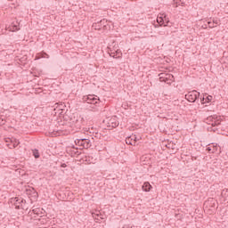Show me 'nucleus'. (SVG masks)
Here are the masks:
<instances>
[{
  "label": "nucleus",
  "instance_id": "f8f14e48",
  "mask_svg": "<svg viewBox=\"0 0 228 228\" xmlns=\"http://www.w3.org/2000/svg\"><path fill=\"white\" fill-rule=\"evenodd\" d=\"M5 29H8V31H19V26L15 23H12L11 26L6 28Z\"/></svg>",
  "mask_w": 228,
  "mask_h": 228
},
{
  "label": "nucleus",
  "instance_id": "f3484780",
  "mask_svg": "<svg viewBox=\"0 0 228 228\" xmlns=\"http://www.w3.org/2000/svg\"><path fill=\"white\" fill-rule=\"evenodd\" d=\"M208 28H216V25L213 24V22L211 21H208Z\"/></svg>",
  "mask_w": 228,
  "mask_h": 228
},
{
  "label": "nucleus",
  "instance_id": "2eb2a0df",
  "mask_svg": "<svg viewBox=\"0 0 228 228\" xmlns=\"http://www.w3.org/2000/svg\"><path fill=\"white\" fill-rule=\"evenodd\" d=\"M33 156H34V158H36V159L40 158V153L38 152V150H35L33 151Z\"/></svg>",
  "mask_w": 228,
  "mask_h": 228
},
{
  "label": "nucleus",
  "instance_id": "39448f33",
  "mask_svg": "<svg viewBox=\"0 0 228 228\" xmlns=\"http://www.w3.org/2000/svg\"><path fill=\"white\" fill-rule=\"evenodd\" d=\"M84 101L87 102V104H97V102H99V98H96L92 94H89L88 96H86L84 98Z\"/></svg>",
  "mask_w": 228,
  "mask_h": 228
},
{
  "label": "nucleus",
  "instance_id": "1a4fd4ad",
  "mask_svg": "<svg viewBox=\"0 0 228 228\" xmlns=\"http://www.w3.org/2000/svg\"><path fill=\"white\" fill-rule=\"evenodd\" d=\"M109 54L111 58H116L117 60H118V58H122V52H120V50H110Z\"/></svg>",
  "mask_w": 228,
  "mask_h": 228
},
{
  "label": "nucleus",
  "instance_id": "a211bd4d",
  "mask_svg": "<svg viewBox=\"0 0 228 228\" xmlns=\"http://www.w3.org/2000/svg\"><path fill=\"white\" fill-rule=\"evenodd\" d=\"M218 151V148L216 147V145L213 146V149H212V151H211V154H215V152H216Z\"/></svg>",
  "mask_w": 228,
  "mask_h": 228
},
{
  "label": "nucleus",
  "instance_id": "6ab92c4d",
  "mask_svg": "<svg viewBox=\"0 0 228 228\" xmlns=\"http://www.w3.org/2000/svg\"><path fill=\"white\" fill-rule=\"evenodd\" d=\"M213 24L216 28V26H218V24H220V21L218 20H213Z\"/></svg>",
  "mask_w": 228,
  "mask_h": 228
},
{
  "label": "nucleus",
  "instance_id": "393cba45",
  "mask_svg": "<svg viewBox=\"0 0 228 228\" xmlns=\"http://www.w3.org/2000/svg\"><path fill=\"white\" fill-rule=\"evenodd\" d=\"M162 81H166L165 79H162Z\"/></svg>",
  "mask_w": 228,
  "mask_h": 228
},
{
  "label": "nucleus",
  "instance_id": "b1692460",
  "mask_svg": "<svg viewBox=\"0 0 228 228\" xmlns=\"http://www.w3.org/2000/svg\"><path fill=\"white\" fill-rule=\"evenodd\" d=\"M182 6H184V3L182 2Z\"/></svg>",
  "mask_w": 228,
  "mask_h": 228
},
{
  "label": "nucleus",
  "instance_id": "20e7f679",
  "mask_svg": "<svg viewBox=\"0 0 228 228\" xmlns=\"http://www.w3.org/2000/svg\"><path fill=\"white\" fill-rule=\"evenodd\" d=\"M108 23V21L106 20H102L98 21L97 23H94L93 24V28H94V29H108V25H106Z\"/></svg>",
  "mask_w": 228,
  "mask_h": 228
},
{
  "label": "nucleus",
  "instance_id": "ddd939ff",
  "mask_svg": "<svg viewBox=\"0 0 228 228\" xmlns=\"http://www.w3.org/2000/svg\"><path fill=\"white\" fill-rule=\"evenodd\" d=\"M97 216H100L101 219H99V217ZM93 218H94V221L96 222V224H99L101 223V220H103L104 218L102 216L101 214H95V213H93Z\"/></svg>",
  "mask_w": 228,
  "mask_h": 228
},
{
  "label": "nucleus",
  "instance_id": "4be33fe9",
  "mask_svg": "<svg viewBox=\"0 0 228 228\" xmlns=\"http://www.w3.org/2000/svg\"><path fill=\"white\" fill-rule=\"evenodd\" d=\"M123 228H133V226H130V225L125 224V225L123 226Z\"/></svg>",
  "mask_w": 228,
  "mask_h": 228
},
{
  "label": "nucleus",
  "instance_id": "0eeeda50",
  "mask_svg": "<svg viewBox=\"0 0 228 228\" xmlns=\"http://www.w3.org/2000/svg\"><path fill=\"white\" fill-rule=\"evenodd\" d=\"M136 142H138V138H136V135H131L126 138V143L127 145H136Z\"/></svg>",
  "mask_w": 228,
  "mask_h": 228
},
{
  "label": "nucleus",
  "instance_id": "a878e982",
  "mask_svg": "<svg viewBox=\"0 0 228 228\" xmlns=\"http://www.w3.org/2000/svg\"><path fill=\"white\" fill-rule=\"evenodd\" d=\"M164 26H167V24H164Z\"/></svg>",
  "mask_w": 228,
  "mask_h": 228
},
{
  "label": "nucleus",
  "instance_id": "4468645a",
  "mask_svg": "<svg viewBox=\"0 0 228 228\" xmlns=\"http://www.w3.org/2000/svg\"><path fill=\"white\" fill-rule=\"evenodd\" d=\"M157 22L159 24V26H163L165 24V19H163V16L158 17Z\"/></svg>",
  "mask_w": 228,
  "mask_h": 228
},
{
  "label": "nucleus",
  "instance_id": "423d86ee",
  "mask_svg": "<svg viewBox=\"0 0 228 228\" xmlns=\"http://www.w3.org/2000/svg\"><path fill=\"white\" fill-rule=\"evenodd\" d=\"M25 193L28 197H32L33 199H38V192H37V190H35V188L33 187L26 189Z\"/></svg>",
  "mask_w": 228,
  "mask_h": 228
},
{
  "label": "nucleus",
  "instance_id": "5701e85b",
  "mask_svg": "<svg viewBox=\"0 0 228 228\" xmlns=\"http://www.w3.org/2000/svg\"><path fill=\"white\" fill-rule=\"evenodd\" d=\"M155 28H159V25H155Z\"/></svg>",
  "mask_w": 228,
  "mask_h": 228
},
{
  "label": "nucleus",
  "instance_id": "f257e3e1",
  "mask_svg": "<svg viewBox=\"0 0 228 228\" xmlns=\"http://www.w3.org/2000/svg\"><path fill=\"white\" fill-rule=\"evenodd\" d=\"M75 144L80 149H90L92 147V141L90 139H76Z\"/></svg>",
  "mask_w": 228,
  "mask_h": 228
},
{
  "label": "nucleus",
  "instance_id": "f03ea898",
  "mask_svg": "<svg viewBox=\"0 0 228 228\" xmlns=\"http://www.w3.org/2000/svg\"><path fill=\"white\" fill-rule=\"evenodd\" d=\"M199 97H200V93L197 92V90L190 91L185 94V99L189 102H197V101H199Z\"/></svg>",
  "mask_w": 228,
  "mask_h": 228
},
{
  "label": "nucleus",
  "instance_id": "dca6fc26",
  "mask_svg": "<svg viewBox=\"0 0 228 228\" xmlns=\"http://www.w3.org/2000/svg\"><path fill=\"white\" fill-rule=\"evenodd\" d=\"M12 148H13V149H15V147H18V146H19V143H20L17 140H14V142L12 141Z\"/></svg>",
  "mask_w": 228,
  "mask_h": 228
},
{
  "label": "nucleus",
  "instance_id": "7ed1b4c3",
  "mask_svg": "<svg viewBox=\"0 0 228 228\" xmlns=\"http://www.w3.org/2000/svg\"><path fill=\"white\" fill-rule=\"evenodd\" d=\"M14 200L15 209H26V200L21 198H15Z\"/></svg>",
  "mask_w": 228,
  "mask_h": 228
},
{
  "label": "nucleus",
  "instance_id": "9d476101",
  "mask_svg": "<svg viewBox=\"0 0 228 228\" xmlns=\"http://www.w3.org/2000/svg\"><path fill=\"white\" fill-rule=\"evenodd\" d=\"M159 76L160 79H169L170 81L174 79V75H166L165 73H160Z\"/></svg>",
  "mask_w": 228,
  "mask_h": 228
},
{
  "label": "nucleus",
  "instance_id": "6e6552de",
  "mask_svg": "<svg viewBox=\"0 0 228 228\" xmlns=\"http://www.w3.org/2000/svg\"><path fill=\"white\" fill-rule=\"evenodd\" d=\"M200 101L201 104H208V103L211 102V101H213V96L204 94L203 96L200 97Z\"/></svg>",
  "mask_w": 228,
  "mask_h": 228
},
{
  "label": "nucleus",
  "instance_id": "9b49d317",
  "mask_svg": "<svg viewBox=\"0 0 228 228\" xmlns=\"http://www.w3.org/2000/svg\"><path fill=\"white\" fill-rule=\"evenodd\" d=\"M151 188H152V185L149 182H145L142 184V191H151Z\"/></svg>",
  "mask_w": 228,
  "mask_h": 228
},
{
  "label": "nucleus",
  "instance_id": "aec40b11",
  "mask_svg": "<svg viewBox=\"0 0 228 228\" xmlns=\"http://www.w3.org/2000/svg\"><path fill=\"white\" fill-rule=\"evenodd\" d=\"M61 168H67V164L62 163V164L61 165Z\"/></svg>",
  "mask_w": 228,
  "mask_h": 228
},
{
  "label": "nucleus",
  "instance_id": "412c9836",
  "mask_svg": "<svg viewBox=\"0 0 228 228\" xmlns=\"http://www.w3.org/2000/svg\"><path fill=\"white\" fill-rule=\"evenodd\" d=\"M207 151H208V152H210V153L213 151V150L211 149V147H208V148H207Z\"/></svg>",
  "mask_w": 228,
  "mask_h": 228
}]
</instances>
